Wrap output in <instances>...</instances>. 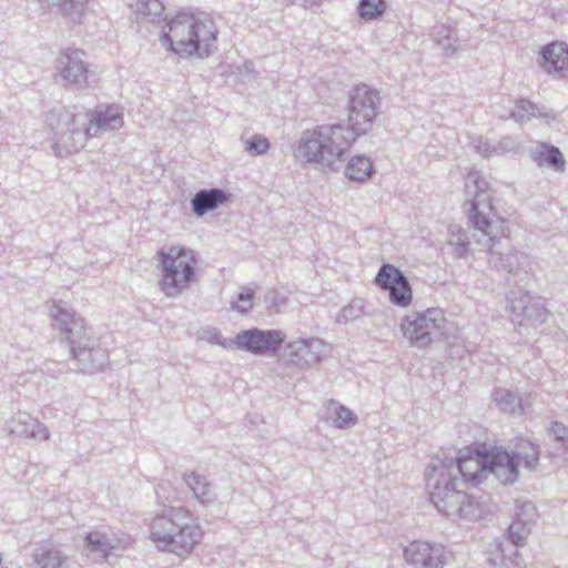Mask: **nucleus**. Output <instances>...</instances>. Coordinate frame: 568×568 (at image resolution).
I'll list each match as a JSON object with an SVG mask.
<instances>
[{
    "mask_svg": "<svg viewBox=\"0 0 568 568\" xmlns=\"http://www.w3.org/2000/svg\"><path fill=\"white\" fill-rule=\"evenodd\" d=\"M164 4L161 0H139L132 21L136 23H151L160 26L165 21L163 17Z\"/></svg>",
    "mask_w": 568,
    "mask_h": 568,
    "instance_id": "24",
    "label": "nucleus"
},
{
    "mask_svg": "<svg viewBox=\"0 0 568 568\" xmlns=\"http://www.w3.org/2000/svg\"><path fill=\"white\" fill-rule=\"evenodd\" d=\"M47 122L52 132L54 153L63 158L79 152L89 139L121 129L123 114L114 105H100L87 112H80L75 106L58 108L49 112Z\"/></svg>",
    "mask_w": 568,
    "mask_h": 568,
    "instance_id": "1",
    "label": "nucleus"
},
{
    "mask_svg": "<svg viewBox=\"0 0 568 568\" xmlns=\"http://www.w3.org/2000/svg\"><path fill=\"white\" fill-rule=\"evenodd\" d=\"M382 104L379 92L365 84L354 85L347 95L348 128L357 135L368 133L378 115Z\"/></svg>",
    "mask_w": 568,
    "mask_h": 568,
    "instance_id": "9",
    "label": "nucleus"
},
{
    "mask_svg": "<svg viewBox=\"0 0 568 568\" xmlns=\"http://www.w3.org/2000/svg\"><path fill=\"white\" fill-rule=\"evenodd\" d=\"M488 448H476L474 455H460L448 463L436 459L426 470L428 497H448L452 493L459 494V484L466 488H475L488 478V465L484 454Z\"/></svg>",
    "mask_w": 568,
    "mask_h": 568,
    "instance_id": "6",
    "label": "nucleus"
},
{
    "mask_svg": "<svg viewBox=\"0 0 568 568\" xmlns=\"http://www.w3.org/2000/svg\"><path fill=\"white\" fill-rule=\"evenodd\" d=\"M255 292L253 288L242 286L235 298L231 302V308L245 315L254 308Z\"/></svg>",
    "mask_w": 568,
    "mask_h": 568,
    "instance_id": "39",
    "label": "nucleus"
},
{
    "mask_svg": "<svg viewBox=\"0 0 568 568\" xmlns=\"http://www.w3.org/2000/svg\"><path fill=\"white\" fill-rule=\"evenodd\" d=\"M530 532V527L513 519L506 532V540L513 544V546L523 547L525 546Z\"/></svg>",
    "mask_w": 568,
    "mask_h": 568,
    "instance_id": "40",
    "label": "nucleus"
},
{
    "mask_svg": "<svg viewBox=\"0 0 568 568\" xmlns=\"http://www.w3.org/2000/svg\"><path fill=\"white\" fill-rule=\"evenodd\" d=\"M364 312V301L361 298L353 300L348 305L344 306L338 315L337 323L346 324L362 316Z\"/></svg>",
    "mask_w": 568,
    "mask_h": 568,
    "instance_id": "43",
    "label": "nucleus"
},
{
    "mask_svg": "<svg viewBox=\"0 0 568 568\" xmlns=\"http://www.w3.org/2000/svg\"><path fill=\"white\" fill-rule=\"evenodd\" d=\"M53 317L60 334L65 338L71 357L78 364V371L83 374H94L103 371L108 363V351L101 347L100 338L84 320L65 304L54 303L51 306Z\"/></svg>",
    "mask_w": 568,
    "mask_h": 568,
    "instance_id": "5",
    "label": "nucleus"
},
{
    "mask_svg": "<svg viewBox=\"0 0 568 568\" xmlns=\"http://www.w3.org/2000/svg\"><path fill=\"white\" fill-rule=\"evenodd\" d=\"M373 171L374 166L369 158L356 155L347 162L344 174L349 180L363 182L373 173Z\"/></svg>",
    "mask_w": 568,
    "mask_h": 568,
    "instance_id": "31",
    "label": "nucleus"
},
{
    "mask_svg": "<svg viewBox=\"0 0 568 568\" xmlns=\"http://www.w3.org/2000/svg\"><path fill=\"white\" fill-rule=\"evenodd\" d=\"M285 343V334L280 329L251 327L235 335L236 349L255 356L274 357Z\"/></svg>",
    "mask_w": 568,
    "mask_h": 568,
    "instance_id": "11",
    "label": "nucleus"
},
{
    "mask_svg": "<svg viewBox=\"0 0 568 568\" xmlns=\"http://www.w3.org/2000/svg\"><path fill=\"white\" fill-rule=\"evenodd\" d=\"M2 568H8V567H2Z\"/></svg>",
    "mask_w": 568,
    "mask_h": 568,
    "instance_id": "51",
    "label": "nucleus"
},
{
    "mask_svg": "<svg viewBox=\"0 0 568 568\" xmlns=\"http://www.w3.org/2000/svg\"><path fill=\"white\" fill-rule=\"evenodd\" d=\"M466 202L469 203V223L470 225L481 233L484 237V245L487 246V263L488 266L501 274L511 272L509 258L515 247L511 245L510 240L503 236H497L494 232L493 221L490 214L493 206L490 203V193L487 187V182L479 176L478 172L468 173L465 182Z\"/></svg>",
    "mask_w": 568,
    "mask_h": 568,
    "instance_id": "3",
    "label": "nucleus"
},
{
    "mask_svg": "<svg viewBox=\"0 0 568 568\" xmlns=\"http://www.w3.org/2000/svg\"><path fill=\"white\" fill-rule=\"evenodd\" d=\"M326 343L318 337L298 338L285 346L287 364L305 369L320 363L326 349Z\"/></svg>",
    "mask_w": 568,
    "mask_h": 568,
    "instance_id": "15",
    "label": "nucleus"
},
{
    "mask_svg": "<svg viewBox=\"0 0 568 568\" xmlns=\"http://www.w3.org/2000/svg\"><path fill=\"white\" fill-rule=\"evenodd\" d=\"M9 434L39 440H47L50 436L48 428L27 413H19L17 417L12 419Z\"/></svg>",
    "mask_w": 568,
    "mask_h": 568,
    "instance_id": "21",
    "label": "nucleus"
},
{
    "mask_svg": "<svg viewBox=\"0 0 568 568\" xmlns=\"http://www.w3.org/2000/svg\"><path fill=\"white\" fill-rule=\"evenodd\" d=\"M183 479L193 493V497H205V495L209 494L210 481L204 475L192 471L190 474H184Z\"/></svg>",
    "mask_w": 568,
    "mask_h": 568,
    "instance_id": "41",
    "label": "nucleus"
},
{
    "mask_svg": "<svg viewBox=\"0 0 568 568\" xmlns=\"http://www.w3.org/2000/svg\"><path fill=\"white\" fill-rule=\"evenodd\" d=\"M548 436L559 444L556 452L552 453L555 463L558 466L565 465L568 453V427L561 422L555 420L548 427Z\"/></svg>",
    "mask_w": 568,
    "mask_h": 568,
    "instance_id": "30",
    "label": "nucleus"
},
{
    "mask_svg": "<svg viewBox=\"0 0 568 568\" xmlns=\"http://www.w3.org/2000/svg\"><path fill=\"white\" fill-rule=\"evenodd\" d=\"M159 288L168 297H175L196 280L195 252L183 245H164L156 252Z\"/></svg>",
    "mask_w": 568,
    "mask_h": 568,
    "instance_id": "8",
    "label": "nucleus"
},
{
    "mask_svg": "<svg viewBox=\"0 0 568 568\" xmlns=\"http://www.w3.org/2000/svg\"><path fill=\"white\" fill-rule=\"evenodd\" d=\"M447 246L456 258L467 257L470 251V237L468 232L457 224L449 225Z\"/></svg>",
    "mask_w": 568,
    "mask_h": 568,
    "instance_id": "28",
    "label": "nucleus"
},
{
    "mask_svg": "<svg viewBox=\"0 0 568 568\" xmlns=\"http://www.w3.org/2000/svg\"><path fill=\"white\" fill-rule=\"evenodd\" d=\"M150 534L158 548L180 557L189 555L203 536L201 527L182 506H165L153 517Z\"/></svg>",
    "mask_w": 568,
    "mask_h": 568,
    "instance_id": "7",
    "label": "nucleus"
},
{
    "mask_svg": "<svg viewBox=\"0 0 568 568\" xmlns=\"http://www.w3.org/2000/svg\"><path fill=\"white\" fill-rule=\"evenodd\" d=\"M538 63L547 74L564 79L568 71V44L558 41L545 44L539 51Z\"/></svg>",
    "mask_w": 568,
    "mask_h": 568,
    "instance_id": "18",
    "label": "nucleus"
},
{
    "mask_svg": "<svg viewBox=\"0 0 568 568\" xmlns=\"http://www.w3.org/2000/svg\"><path fill=\"white\" fill-rule=\"evenodd\" d=\"M494 402L498 408L508 414L524 412V402L515 393L506 388H496L494 390Z\"/></svg>",
    "mask_w": 568,
    "mask_h": 568,
    "instance_id": "32",
    "label": "nucleus"
},
{
    "mask_svg": "<svg viewBox=\"0 0 568 568\" xmlns=\"http://www.w3.org/2000/svg\"><path fill=\"white\" fill-rule=\"evenodd\" d=\"M271 148L268 139L261 134H254L244 142V151L251 156L264 155Z\"/></svg>",
    "mask_w": 568,
    "mask_h": 568,
    "instance_id": "42",
    "label": "nucleus"
},
{
    "mask_svg": "<svg viewBox=\"0 0 568 568\" xmlns=\"http://www.w3.org/2000/svg\"><path fill=\"white\" fill-rule=\"evenodd\" d=\"M547 112L542 108L532 103L528 99H519L516 101L515 109L509 113V118L516 122H526L532 118H546Z\"/></svg>",
    "mask_w": 568,
    "mask_h": 568,
    "instance_id": "33",
    "label": "nucleus"
},
{
    "mask_svg": "<svg viewBox=\"0 0 568 568\" xmlns=\"http://www.w3.org/2000/svg\"><path fill=\"white\" fill-rule=\"evenodd\" d=\"M323 417L326 422L339 429L354 426L357 423V415L335 399H329L326 403Z\"/></svg>",
    "mask_w": 568,
    "mask_h": 568,
    "instance_id": "22",
    "label": "nucleus"
},
{
    "mask_svg": "<svg viewBox=\"0 0 568 568\" xmlns=\"http://www.w3.org/2000/svg\"><path fill=\"white\" fill-rule=\"evenodd\" d=\"M529 158L539 168L546 166L556 172H564L566 169V160L559 148L547 142H538L536 146L530 148Z\"/></svg>",
    "mask_w": 568,
    "mask_h": 568,
    "instance_id": "20",
    "label": "nucleus"
},
{
    "mask_svg": "<svg viewBox=\"0 0 568 568\" xmlns=\"http://www.w3.org/2000/svg\"><path fill=\"white\" fill-rule=\"evenodd\" d=\"M510 321L518 326H536L545 323L548 312L539 296L528 291H511L507 295Z\"/></svg>",
    "mask_w": 568,
    "mask_h": 568,
    "instance_id": "12",
    "label": "nucleus"
},
{
    "mask_svg": "<svg viewBox=\"0 0 568 568\" xmlns=\"http://www.w3.org/2000/svg\"><path fill=\"white\" fill-rule=\"evenodd\" d=\"M484 462L488 465V477L493 475L503 485H511L519 477V465L513 450L501 446L488 448Z\"/></svg>",
    "mask_w": 568,
    "mask_h": 568,
    "instance_id": "16",
    "label": "nucleus"
},
{
    "mask_svg": "<svg viewBox=\"0 0 568 568\" xmlns=\"http://www.w3.org/2000/svg\"><path fill=\"white\" fill-rule=\"evenodd\" d=\"M387 291L389 293V301L394 305L399 307H407L410 305L413 300V292L407 277Z\"/></svg>",
    "mask_w": 568,
    "mask_h": 568,
    "instance_id": "38",
    "label": "nucleus"
},
{
    "mask_svg": "<svg viewBox=\"0 0 568 568\" xmlns=\"http://www.w3.org/2000/svg\"><path fill=\"white\" fill-rule=\"evenodd\" d=\"M203 339L211 344H216L225 349H236L235 336L233 338H225L216 328H207L203 332Z\"/></svg>",
    "mask_w": 568,
    "mask_h": 568,
    "instance_id": "45",
    "label": "nucleus"
},
{
    "mask_svg": "<svg viewBox=\"0 0 568 568\" xmlns=\"http://www.w3.org/2000/svg\"><path fill=\"white\" fill-rule=\"evenodd\" d=\"M435 41L447 57L456 53L458 45L457 32L454 28L442 26L435 31Z\"/></svg>",
    "mask_w": 568,
    "mask_h": 568,
    "instance_id": "36",
    "label": "nucleus"
},
{
    "mask_svg": "<svg viewBox=\"0 0 568 568\" xmlns=\"http://www.w3.org/2000/svg\"><path fill=\"white\" fill-rule=\"evenodd\" d=\"M42 7L55 8L57 12L72 23H81L88 0H39Z\"/></svg>",
    "mask_w": 568,
    "mask_h": 568,
    "instance_id": "23",
    "label": "nucleus"
},
{
    "mask_svg": "<svg viewBox=\"0 0 568 568\" xmlns=\"http://www.w3.org/2000/svg\"><path fill=\"white\" fill-rule=\"evenodd\" d=\"M217 33L216 24L205 13L182 9L172 17L165 16L160 40L166 51L181 58L205 59L215 49Z\"/></svg>",
    "mask_w": 568,
    "mask_h": 568,
    "instance_id": "2",
    "label": "nucleus"
},
{
    "mask_svg": "<svg viewBox=\"0 0 568 568\" xmlns=\"http://www.w3.org/2000/svg\"><path fill=\"white\" fill-rule=\"evenodd\" d=\"M357 136L341 123L316 125L302 133L294 154L304 164H314L322 171H337Z\"/></svg>",
    "mask_w": 568,
    "mask_h": 568,
    "instance_id": "4",
    "label": "nucleus"
},
{
    "mask_svg": "<svg viewBox=\"0 0 568 568\" xmlns=\"http://www.w3.org/2000/svg\"><path fill=\"white\" fill-rule=\"evenodd\" d=\"M445 321L442 310L428 308L424 313L407 315L400 324V329L413 346L423 349L430 345Z\"/></svg>",
    "mask_w": 568,
    "mask_h": 568,
    "instance_id": "10",
    "label": "nucleus"
},
{
    "mask_svg": "<svg viewBox=\"0 0 568 568\" xmlns=\"http://www.w3.org/2000/svg\"><path fill=\"white\" fill-rule=\"evenodd\" d=\"M84 51L64 49L57 60L55 81L64 88L83 89L88 85L89 63Z\"/></svg>",
    "mask_w": 568,
    "mask_h": 568,
    "instance_id": "13",
    "label": "nucleus"
},
{
    "mask_svg": "<svg viewBox=\"0 0 568 568\" xmlns=\"http://www.w3.org/2000/svg\"><path fill=\"white\" fill-rule=\"evenodd\" d=\"M477 151L483 154L484 156H493V155H496L495 154V145H494V142H489V141H479L478 145H477Z\"/></svg>",
    "mask_w": 568,
    "mask_h": 568,
    "instance_id": "48",
    "label": "nucleus"
},
{
    "mask_svg": "<svg viewBox=\"0 0 568 568\" xmlns=\"http://www.w3.org/2000/svg\"><path fill=\"white\" fill-rule=\"evenodd\" d=\"M84 547L92 554H98L108 560L115 549L114 540L104 531L92 529L83 538Z\"/></svg>",
    "mask_w": 568,
    "mask_h": 568,
    "instance_id": "25",
    "label": "nucleus"
},
{
    "mask_svg": "<svg viewBox=\"0 0 568 568\" xmlns=\"http://www.w3.org/2000/svg\"><path fill=\"white\" fill-rule=\"evenodd\" d=\"M406 277L407 276L398 267L393 264L384 263L377 272L375 282L382 290L387 291Z\"/></svg>",
    "mask_w": 568,
    "mask_h": 568,
    "instance_id": "35",
    "label": "nucleus"
},
{
    "mask_svg": "<svg viewBox=\"0 0 568 568\" xmlns=\"http://www.w3.org/2000/svg\"><path fill=\"white\" fill-rule=\"evenodd\" d=\"M538 516L537 507L531 500H525L516 510L514 520L532 528Z\"/></svg>",
    "mask_w": 568,
    "mask_h": 568,
    "instance_id": "44",
    "label": "nucleus"
},
{
    "mask_svg": "<svg viewBox=\"0 0 568 568\" xmlns=\"http://www.w3.org/2000/svg\"><path fill=\"white\" fill-rule=\"evenodd\" d=\"M386 0H359L357 12L361 19L373 21L381 18L386 11Z\"/></svg>",
    "mask_w": 568,
    "mask_h": 568,
    "instance_id": "37",
    "label": "nucleus"
},
{
    "mask_svg": "<svg viewBox=\"0 0 568 568\" xmlns=\"http://www.w3.org/2000/svg\"><path fill=\"white\" fill-rule=\"evenodd\" d=\"M456 503H459V499H457V500H456ZM454 504H455V501H448V504H447V506H446V507H447V509H448V510H454Z\"/></svg>",
    "mask_w": 568,
    "mask_h": 568,
    "instance_id": "49",
    "label": "nucleus"
},
{
    "mask_svg": "<svg viewBox=\"0 0 568 568\" xmlns=\"http://www.w3.org/2000/svg\"><path fill=\"white\" fill-rule=\"evenodd\" d=\"M518 465L523 463L525 469L529 471L537 470L539 464L540 448L539 445L530 442L529 439H519L513 449Z\"/></svg>",
    "mask_w": 568,
    "mask_h": 568,
    "instance_id": "27",
    "label": "nucleus"
},
{
    "mask_svg": "<svg viewBox=\"0 0 568 568\" xmlns=\"http://www.w3.org/2000/svg\"><path fill=\"white\" fill-rule=\"evenodd\" d=\"M264 303L270 310H274L277 313L286 305V298L276 290H268L264 295Z\"/></svg>",
    "mask_w": 568,
    "mask_h": 568,
    "instance_id": "47",
    "label": "nucleus"
},
{
    "mask_svg": "<svg viewBox=\"0 0 568 568\" xmlns=\"http://www.w3.org/2000/svg\"><path fill=\"white\" fill-rule=\"evenodd\" d=\"M38 568H67L68 557L57 548H39L34 554Z\"/></svg>",
    "mask_w": 568,
    "mask_h": 568,
    "instance_id": "34",
    "label": "nucleus"
},
{
    "mask_svg": "<svg viewBox=\"0 0 568 568\" xmlns=\"http://www.w3.org/2000/svg\"><path fill=\"white\" fill-rule=\"evenodd\" d=\"M511 266V272H506L507 281L514 284L524 283L531 271V260L528 254L517 251L516 248L511 253V258L508 260Z\"/></svg>",
    "mask_w": 568,
    "mask_h": 568,
    "instance_id": "29",
    "label": "nucleus"
},
{
    "mask_svg": "<svg viewBox=\"0 0 568 568\" xmlns=\"http://www.w3.org/2000/svg\"><path fill=\"white\" fill-rule=\"evenodd\" d=\"M464 497L470 498V497H473V496H471V495H468V494H464Z\"/></svg>",
    "mask_w": 568,
    "mask_h": 568,
    "instance_id": "50",
    "label": "nucleus"
},
{
    "mask_svg": "<svg viewBox=\"0 0 568 568\" xmlns=\"http://www.w3.org/2000/svg\"><path fill=\"white\" fill-rule=\"evenodd\" d=\"M494 145L496 155H504L519 150V142L510 135L503 136L499 141L494 142Z\"/></svg>",
    "mask_w": 568,
    "mask_h": 568,
    "instance_id": "46",
    "label": "nucleus"
},
{
    "mask_svg": "<svg viewBox=\"0 0 568 568\" xmlns=\"http://www.w3.org/2000/svg\"><path fill=\"white\" fill-rule=\"evenodd\" d=\"M518 548L507 540L499 542L488 561L494 566H500V568H523L525 562Z\"/></svg>",
    "mask_w": 568,
    "mask_h": 568,
    "instance_id": "26",
    "label": "nucleus"
},
{
    "mask_svg": "<svg viewBox=\"0 0 568 568\" xmlns=\"http://www.w3.org/2000/svg\"><path fill=\"white\" fill-rule=\"evenodd\" d=\"M429 503L444 514L448 519L455 521L457 519L477 520L493 513L491 499H463L460 503L454 504V510L447 509L448 501L457 499H428Z\"/></svg>",
    "mask_w": 568,
    "mask_h": 568,
    "instance_id": "17",
    "label": "nucleus"
},
{
    "mask_svg": "<svg viewBox=\"0 0 568 568\" xmlns=\"http://www.w3.org/2000/svg\"><path fill=\"white\" fill-rule=\"evenodd\" d=\"M230 193L220 187L199 190L191 200L193 213L202 217L207 212L216 210L220 205L226 203Z\"/></svg>",
    "mask_w": 568,
    "mask_h": 568,
    "instance_id": "19",
    "label": "nucleus"
},
{
    "mask_svg": "<svg viewBox=\"0 0 568 568\" xmlns=\"http://www.w3.org/2000/svg\"><path fill=\"white\" fill-rule=\"evenodd\" d=\"M404 557L415 568H444L452 552L442 544L415 540L405 547Z\"/></svg>",
    "mask_w": 568,
    "mask_h": 568,
    "instance_id": "14",
    "label": "nucleus"
}]
</instances>
